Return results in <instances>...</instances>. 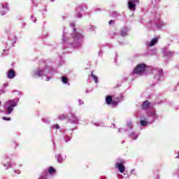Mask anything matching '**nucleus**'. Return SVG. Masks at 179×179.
Wrapping results in <instances>:
<instances>
[{"mask_svg": "<svg viewBox=\"0 0 179 179\" xmlns=\"http://www.w3.org/2000/svg\"><path fill=\"white\" fill-rule=\"evenodd\" d=\"M162 54L164 57H173L174 52L169 50L167 48H162Z\"/></svg>", "mask_w": 179, "mask_h": 179, "instance_id": "nucleus-11", "label": "nucleus"}, {"mask_svg": "<svg viewBox=\"0 0 179 179\" xmlns=\"http://www.w3.org/2000/svg\"><path fill=\"white\" fill-rule=\"evenodd\" d=\"M140 124L142 127H146L148 124V118L145 117V116L141 117Z\"/></svg>", "mask_w": 179, "mask_h": 179, "instance_id": "nucleus-16", "label": "nucleus"}, {"mask_svg": "<svg viewBox=\"0 0 179 179\" xmlns=\"http://www.w3.org/2000/svg\"><path fill=\"white\" fill-rule=\"evenodd\" d=\"M1 101H0V106H1Z\"/></svg>", "mask_w": 179, "mask_h": 179, "instance_id": "nucleus-41", "label": "nucleus"}, {"mask_svg": "<svg viewBox=\"0 0 179 179\" xmlns=\"http://www.w3.org/2000/svg\"><path fill=\"white\" fill-rule=\"evenodd\" d=\"M114 23H115V21H114L113 20L109 21V24H114Z\"/></svg>", "mask_w": 179, "mask_h": 179, "instance_id": "nucleus-32", "label": "nucleus"}, {"mask_svg": "<svg viewBox=\"0 0 179 179\" xmlns=\"http://www.w3.org/2000/svg\"><path fill=\"white\" fill-rule=\"evenodd\" d=\"M15 162H6L3 164V167L6 169V170H9V169H12L13 167H15Z\"/></svg>", "mask_w": 179, "mask_h": 179, "instance_id": "nucleus-14", "label": "nucleus"}, {"mask_svg": "<svg viewBox=\"0 0 179 179\" xmlns=\"http://www.w3.org/2000/svg\"><path fill=\"white\" fill-rule=\"evenodd\" d=\"M38 179H47V173L42 174Z\"/></svg>", "mask_w": 179, "mask_h": 179, "instance_id": "nucleus-26", "label": "nucleus"}, {"mask_svg": "<svg viewBox=\"0 0 179 179\" xmlns=\"http://www.w3.org/2000/svg\"><path fill=\"white\" fill-rule=\"evenodd\" d=\"M159 43V37L153 38L150 42L146 43L147 47H153L156 45V44Z\"/></svg>", "mask_w": 179, "mask_h": 179, "instance_id": "nucleus-12", "label": "nucleus"}, {"mask_svg": "<svg viewBox=\"0 0 179 179\" xmlns=\"http://www.w3.org/2000/svg\"><path fill=\"white\" fill-rule=\"evenodd\" d=\"M148 115H150V117H152V118H153L154 120H156V118H157V115H156V112L155 111L150 112Z\"/></svg>", "mask_w": 179, "mask_h": 179, "instance_id": "nucleus-23", "label": "nucleus"}, {"mask_svg": "<svg viewBox=\"0 0 179 179\" xmlns=\"http://www.w3.org/2000/svg\"><path fill=\"white\" fill-rule=\"evenodd\" d=\"M83 35L80 33L76 34L75 36L73 38L68 37L66 38V35H63V41L64 43L65 49L67 50L69 52H71L70 50L68 48H75L76 47H80L82 43H83Z\"/></svg>", "mask_w": 179, "mask_h": 179, "instance_id": "nucleus-1", "label": "nucleus"}, {"mask_svg": "<svg viewBox=\"0 0 179 179\" xmlns=\"http://www.w3.org/2000/svg\"><path fill=\"white\" fill-rule=\"evenodd\" d=\"M136 3H139V0H129V9H130V10H135Z\"/></svg>", "mask_w": 179, "mask_h": 179, "instance_id": "nucleus-8", "label": "nucleus"}, {"mask_svg": "<svg viewBox=\"0 0 179 179\" xmlns=\"http://www.w3.org/2000/svg\"><path fill=\"white\" fill-rule=\"evenodd\" d=\"M154 24L156 29H162V27H164V26H166V24H164V22L160 20V17L159 16L155 18Z\"/></svg>", "mask_w": 179, "mask_h": 179, "instance_id": "nucleus-6", "label": "nucleus"}, {"mask_svg": "<svg viewBox=\"0 0 179 179\" xmlns=\"http://www.w3.org/2000/svg\"><path fill=\"white\" fill-rule=\"evenodd\" d=\"M56 159L57 160L58 163H62L64 160H66V155H62L61 154H57L55 156Z\"/></svg>", "mask_w": 179, "mask_h": 179, "instance_id": "nucleus-13", "label": "nucleus"}, {"mask_svg": "<svg viewBox=\"0 0 179 179\" xmlns=\"http://www.w3.org/2000/svg\"><path fill=\"white\" fill-rule=\"evenodd\" d=\"M59 120H65V119L68 118V115H62L59 116Z\"/></svg>", "mask_w": 179, "mask_h": 179, "instance_id": "nucleus-27", "label": "nucleus"}, {"mask_svg": "<svg viewBox=\"0 0 179 179\" xmlns=\"http://www.w3.org/2000/svg\"><path fill=\"white\" fill-rule=\"evenodd\" d=\"M31 20H32V22H34V23H36V17L34 16L31 17Z\"/></svg>", "mask_w": 179, "mask_h": 179, "instance_id": "nucleus-30", "label": "nucleus"}, {"mask_svg": "<svg viewBox=\"0 0 179 179\" xmlns=\"http://www.w3.org/2000/svg\"><path fill=\"white\" fill-rule=\"evenodd\" d=\"M150 107V103L148 101H145L142 104V108L146 110V108H149Z\"/></svg>", "mask_w": 179, "mask_h": 179, "instance_id": "nucleus-20", "label": "nucleus"}, {"mask_svg": "<svg viewBox=\"0 0 179 179\" xmlns=\"http://www.w3.org/2000/svg\"><path fill=\"white\" fill-rule=\"evenodd\" d=\"M14 173H15V174H20L22 173V171L19 169H15Z\"/></svg>", "mask_w": 179, "mask_h": 179, "instance_id": "nucleus-28", "label": "nucleus"}, {"mask_svg": "<svg viewBox=\"0 0 179 179\" xmlns=\"http://www.w3.org/2000/svg\"><path fill=\"white\" fill-rule=\"evenodd\" d=\"M43 122H48V120L47 119H43Z\"/></svg>", "mask_w": 179, "mask_h": 179, "instance_id": "nucleus-38", "label": "nucleus"}, {"mask_svg": "<svg viewBox=\"0 0 179 179\" xmlns=\"http://www.w3.org/2000/svg\"><path fill=\"white\" fill-rule=\"evenodd\" d=\"M128 31H129V29H128L127 27H124L123 29H122L120 30V34H121V36H122V37H125V36H127V34H128Z\"/></svg>", "mask_w": 179, "mask_h": 179, "instance_id": "nucleus-17", "label": "nucleus"}, {"mask_svg": "<svg viewBox=\"0 0 179 179\" xmlns=\"http://www.w3.org/2000/svg\"><path fill=\"white\" fill-rule=\"evenodd\" d=\"M7 76L8 79H13V78L15 76V71L12 69L9 70Z\"/></svg>", "mask_w": 179, "mask_h": 179, "instance_id": "nucleus-18", "label": "nucleus"}, {"mask_svg": "<svg viewBox=\"0 0 179 179\" xmlns=\"http://www.w3.org/2000/svg\"><path fill=\"white\" fill-rule=\"evenodd\" d=\"M155 78H157L158 80H160L162 78H163V69H158V76H157Z\"/></svg>", "mask_w": 179, "mask_h": 179, "instance_id": "nucleus-19", "label": "nucleus"}, {"mask_svg": "<svg viewBox=\"0 0 179 179\" xmlns=\"http://www.w3.org/2000/svg\"><path fill=\"white\" fill-rule=\"evenodd\" d=\"M118 132H124V129L122 128L119 129Z\"/></svg>", "mask_w": 179, "mask_h": 179, "instance_id": "nucleus-34", "label": "nucleus"}, {"mask_svg": "<svg viewBox=\"0 0 179 179\" xmlns=\"http://www.w3.org/2000/svg\"><path fill=\"white\" fill-rule=\"evenodd\" d=\"M145 69H146V65L142 64H138L137 66L134 69L132 74L133 75H143L145 73Z\"/></svg>", "mask_w": 179, "mask_h": 179, "instance_id": "nucleus-5", "label": "nucleus"}, {"mask_svg": "<svg viewBox=\"0 0 179 179\" xmlns=\"http://www.w3.org/2000/svg\"><path fill=\"white\" fill-rule=\"evenodd\" d=\"M80 10H82V8H77L76 10V12L77 13V15H76V17H80L82 16V14L80 13Z\"/></svg>", "mask_w": 179, "mask_h": 179, "instance_id": "nucleus-22", "label": "nucleus"}, {"mask_svg": "<svg viewBox=\"0 0 179 179\" xmlns=\"http://www.w3.org/2000/svg\"><path fill=\"white\" fill-rule=\"evenodd\" d=\"M69 124L74 127V128H76V125L79 124V119L78 118V116L73 115L71 118L69 120Z\"/></svg>", "mask_w": 179, "mask_h": 179, "instance_id": "nucleus-7", "label": "nucleus"}, {"mask_svg": "<svg viewBox=\"0 0 179 179\" xmlns=\"http://www.w3.org/2000/svg\"><path fill=\"white\" fill-rule=\"evenodd\" d=\"M62 82L64 85H68L69 86V83L68 82V78L63 76L62 77Z\"/></svg>", "mask_w": 179, "mask_h": 179, "instance_id": "nucleus-21", "label": "nucleus"}, {"mask_svg": "<svg viewBox=\"0 0 179 179\" xmlns=\"http://www.w3.org/2000/svg\"><path fill=\"white\" fill-rule=\"evenodd\" d=\"M48 171L50 174H54V173H55V169L52 166H50L49 167Z\"/></svg>", "mask_w": 179, "mask_h": 179, "instance_id": "nucleus-25", "label": "nucleus"}, {"mask_svg": "<svg viewBox=\"0 0 179 179\" xmlns=\"http://www.w3.org/2000/svg\"><path fill=\"white\" fill-rule=\"evenodd\" d=\"M52 127L55 129H59V124H54Z\"/></svg>", "mask_w": 179, "mask_h": 179, "instance_id": "nucleus-29", "label": "nucleus"}, {"mask_svg": "<svg viewBox=\"0 0 179 179\" xmlns=\"http://www.w3.org/2000/svg\"><path fill=\"white\" fill-rule=\"evenodd\" d=\"M33 3H34V1H33Z\"/></svg>", "mask_w": 179, "mask_h": 179, "instance_id": "nucleus-42", "label": "nucleus"}, {"mask_svg": "<svg viewBox=\"0 0 179 179\" xmlns=\"http://www.w3.org/2000/svg\"><path fill=\"white\" fill-rule=\"evenodd\" d=\"M91 78H92V79H94L95 83H99V78H97V76H94V74H93V73H91Z\"/></svg>", "mask_w": 179, "mask_h": 179, "instance_id": "nucleus-24", "label": "nucleus"}, {"mask_svg": "<svg viewBox=\"0 0 179 179\" xmlns=\"http://www.w3.org/2000/svg\"><path fill=\"white\" fill-rule=\"evenodd\" d=\"M50 73H51V69L48 66H45V68H38L35 69L32 72V76H34V78L41 77L43 79H44L45 78V80H46V82H48V80L51 79V78L48 76Z\"/></svg>", "mask_w": 179, "mask_h": 179, "instance_id": "nucleus-2", "label": "nucleus"}, {"mask_svg": "<svg viewBox=\"0 0 179 179\" xmlns=\"http://www.w3.org/2000/svg\"><path fill=\"white\" fill-rule=\"evenodd\" d=\"M51 2H54V0H51Z\"/></svg>", "mask_w": 179, "mask_h": 179, "instance_id": "nucleus-40", "label": "nucleus"}, {"mask_svg": "<svg viewBox=\"0 0 179 179\" xmlns=\"http://www.w3.org/2000/svg\"><path fill=\"white\" fill-rule=\"evenodd\" d=\"M70 26H71V27H75V24L71 23V24H70Z\"/></svg>", "mask_w": 179, "mask_h": 179, "instance_id": "nucleus-37", "label": "nucleus"}, {"mask_svg": "<svg viewBox=\"0 0 179 179\" xmlns=\"http://www.w3.org/2000/svg\"><path fill=\"white\" fill-rule=\"evenodd\" d=\"M106 104H113L115 106L117 105V103H114L113 102V96H110V95H108L106 97Z\"/></svg>", "mask_w": 179, "mask_h": 179, "instance_id": "nucleus-15", "label": "nucleus"}, {"mask_svg": "<svg viewBox=\"0 0 179 179\" xmlns=\"http://www.w3.org/2000/svg\"><path fill=\"white\" fill-rule=\"evenodd\" d=\"M3 120H4L5 121H10V117H3Z\"/></svg>", "mask_w": 179, "mask_h": 179, "instance_id": "nucleus-31", "label": "nucleus"}, {"mask_svg": "<svg viewBox=\"0 0 179 179\" xmlns=\"http://www.w3.org/2000/svg\"><path fill=\"white\" fill-rule=\"evenodd\" d=\"M131 174H135V169H132V170L131 171Z\"/></svg>", "mask_w": 179, "mask_h": 179, "instance_id": "nucleus-36", "label": "nucleus"}, {"mask_svg": "<svg viewBox=\"0 0 179 179\" xmlns=\"http://www.w3.org/2000/svg\"><path fill=\"white\" fill-rule=\"evenodd\" d=\"M8 86H9V83H4V87H6Z\"/></svg>", "mask_w": 179, "mask_h": 179, "instance_id": "nucleus-35", "label": "nucleus"}, {"mask_svg": "<svg viewBox=\"0 0 179 179\" xmlns=\"http://www.w3.org/2000/svg\"><path fill=\"white\" fill-rule=\"evenodd\" d=\"M17 103H19L18 99L6 101L4 103V111H6V113L8 115L11 114L13 110H15V107L17 106Z\"/></svg>", "mask_w": 179, "mask_h": 179, "instance_id": "nucleus-3", "label": "nucleus"}, {"mask_svg": "<svg viewBox=\"0 0 179 179\" xmlns=\"http://www.w3.org/2000/svg\"><path fill=\"white\" fill-rule=\"evenodd\" d=\"M126 131L129 136H130L131 139H134V141H136V139H138V136H139V133H135L134 131H132V123H127V129Z\"/></svg>", "mask_w": 179, "mask_h": 179, "instance_id": "nucleus-4", "label": "nucleus"}, {"mask_svg": "<svg viewBox=\"0 0 179 179\" xmlns=\"http://www.w3.org/2000/svg\"><path fill=\"white\" fill-rule=\"evenodd\" d=\"M78 101H79V105L80 106H82V104H83V101L79 99Z\"/></svg>", "mask_w": 179, "mask_h": 179, "instance_id": "nucleus-33", "label": "nucleus"}, {"mask_svg": "<svg viewBox=\"0 0 179 179\" xmlns=\"http://www.w3.org/2000/svg\"><path fill=\"white\" fill-rule=\"evenodd\" d=\"M176 159H179V152H178V155L176 156Z\"/></svg>", "mask_w": 179, "mask_h": 179, "instance_id": "nucleus-39", "label": "nucleus"}, {"mask_svg": "<svg viewBox=\"0 0 179 179\" xmlns=\"http://www.w3.org/2000/svg\"><path fill=\"white\" fill-rule=\"evenodd\" d=\"M8 10L9 8H8V3H3L1 5L0 12L2 16H3V15H6Z\"/></svg>", "mask_w": 179, "mask_h": 179, "instance_id": "nucleus-9", "label": "nucleus"}, {"mask_svg": "<svg viewBox=\"0 0 179 179\" xmlns=\"http://www.w3.org/2000/svg\"><path fill=\"white\" fill-rule=\"evenodd\" d=\"M124 161H121V162H117L115 164V167L119 170L120 173H124L125 171V166H124Z\"/></svg>", "mask_w": 179, "mask_h": 179, "instance_id": "nucleus-10", "label": "nucleus"}]
</instances>
